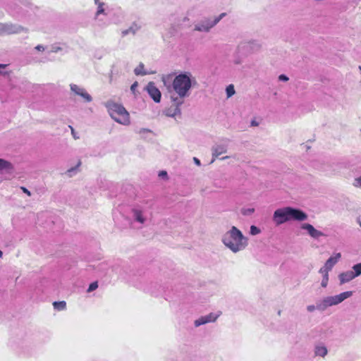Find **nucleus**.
<instances>
[{"label":"nucleus","instance_id":"a19ab883","mask_svg":"<svg viewBox=\"0 0 361 361\" xmlns=\"http://www.w3.org/2000/svg\"><path fill=\"white\" fill-rule=\"evenodd\" d=\"M128 32H129V30H126L122 32V34H123V35H126L128 34Z\"/></svg>","mask_w":361,"mask_h":361},{"label":"nucleus","instance_id":"8fccbe9b","mask_svg":"<svg viewBox=\"0 0 361 361\" xmlns=\"http://www.w3.org/2000/svg\"><path fill=\"white\" fill-rule=\"evenodd\" d=\"M360 68L361 69V66L360 67Z\"/></svg>","mask_w":361,"mask_h":361},{"label":"nucleus","instance_id":"b1692460","mask_svg":"<svg viewBox=\"0 0 361 361\" xmlns=\"http://www.w3.org/2000/svg\"><path fill=\"white\" fill-rule=\"evenodd\" d=\"M98 288V283L97 281L92 282L90 284L89 288L87 289V292L90 293L94 290H96Z\"/></svg>","mask_w":361,"mask_h":361},{"label":"nucleus","instance_id":"c03bdc74","mask_svg":"<svg viewBox=\"0 0 361 361\" xmlns=\"http://www.w3.org/2000/svg\"><path fill=\"white\" fill-rule=\"evenodd\" d=\"M175 111H178V112L180 111V110L178 109V108L177 106L175 108Z\"/></svg>","mask_w":361,"mask_h":361},{"label":"nucleus","instance_id":"c9c22d12","mask_svg":"<svg viewBox=\"0 0 361 361\" xmlns=\"http://www.w3.org/2000/svg\"><path fill=\"white\" fill-rule=\"evenodd\" d=\"M137 87V82H135L130 87L132 91H135L136 87Z\"/></svg>","mask_w":361,"mask_h":361},{"label":"nucleus","instance_id":"7c9ffc66","mask_svg":"<svg viewBox=\"0 0 361 361\" xmlns=\"http://www.w3.org/2000/svg\"><path fill=\"white\" fill-rule=\"evenodd\" d=\"M280 80L288 81V78L285 75H280L279 77Z\"/></svg>","mask_w":361,"mask_h":361},{"label":"nucleus","instance_id":"4c0bfd02","mask_svg":"<svg viewBox=\"0 0 361 361\" xmlns=\"http://www.w3.org/2000/svg\"><path fill=\"white\" fill-rule=\"evenodd\" d=\"M193 160H194L195 163L197 165H198V166H200V161L197 158L194 157V158H193Z\"/></svg>","mask_w":361,"mask_h":361},{"label":"nucleus","instance_id":"37998d69","mask_svg":"<svg viewBox=\"0 0 361 361\" xmlns=\"http://www.w3.org/2000/svg\"><path fill=\"white\" fill-rule=\"evenodd\" d=\"M81 165V161H78V164H77V167L80 166Z\"/></svg>","mask_w":361,"mask_h":361},{"label":"nucleus","instance_id":"cd10ccee","mask_svg":"<svg viewBox=\"0 0 361 361\" xmlns=\"http://www.w3.org/2000/svg\"><path fill=\"white\" fill-rule=\"evenodd\" d=\"M353 185L355 187H361V176L355 179Z\"/></svg>","mask_w":361,"mask_h":361},{"label":"nucleus","instance_id":"473e14b6","mask_svg":"<svg viewBox=\"0 0 361 361\" xmlns=\"http://www.w3.org/2000/svg\"><path fill=\"white\" fill-rule=\"evenodd\" d=\"M254 209H248L247 210H245L243 211V214H252L254 212Z\"/></svg>","mask_w":361,"mask_h":361},{"label":"nucleus","instance_id":"f704fd0d","mask_svg":"<svg viewBox=\"0 0 361 361\" xmlns=\"http://www.w3.org/2000/svg\"><path fill=\"white\" fill-rule=\"evenodd\" d=\"M69 128H71V133H72V135H73V137H74L75 139H78V137H77V136L75 135V133L74 128H73L71 126H69Z\"/></svg>","mask_w":361,"mask_h":361},{"label":"nucleus","instance_id":"f3484780","mask_svg":"<svg viewBox=\"0 0 361 361\" xmlns=\"http://www.w3.org/2000/svg\"><path fill=\"white\" fill-rule=\"evenodd\" d=\"M94 3L97 5V11L96 12V16H98L99 15L104 13V4L100 2V0H94Z\"/></svg>","mask_w":361,"mask_h":361},{"label":"nucleus","instance_id":"c756f323","mask_svg":"<svg viewBox=\"0 0 361 361\" xmlns=\"http://www.w3.org/2000/svg\"><path fill=\"white\" fill-rule=\"evenodd\" d=\"M159 177L167 178V173L165 171H161L159 173Z\"/></svg>","mask_w":361,"mask_h":361},{"label":"nucleus","instance_id":"09e8293b","mask_svg":"<svg viewBox=\"0 0 361 361\" xmlns=\"http://www.w3.org/2000/svg\"><path fill=\"white\" fill-rule=\"evenodd\" d=\"M196 30H202V29L200 27H196Z\"/></svg>","mask_w":361,"mask_h":361},{"label":"nucleus","instance_id":"f03ea898","mask_svg":"<svg viewBox=\"0 0 361 361\" xmlns=\"http://www.w3.org/2000/svg\"><path fill=\"white\" fill-rule=\"evenodd\" d=\"M106 107L111 117L115 121L125 126L130 124V114L123 105L115 102H108Z\"/></svg>","mask_w":361,"mask_h":361},{"label":"nucleus","instance_id":"412c9836","mask_svg":"<svg viewBox=\"0 0 361 361\" xmlns=\"http://www.w3.org/2000/svg\"><path fill=\"white\" fill-rule=\"evenodd\" d=\"M235 94V89L233 85H229L226 87V94L228 97H231Z\"/></svg>","mask_w":361,"mask_h":361},{"label":"nucleus","instance_id":"58836bf2","mask_svg":"<svg viewBox=\"0 0 361 361\" xmlns=\"http://www.w3.org/2000/svg\"><path fill=\"white\" fill-rule=\"evenodd\" d=\"M314 309H315V307H314V305H310V306L307 307V310L310 312H312V311L314 310Z\"/></svg>","mask_w":361,"mask_h":361},{"label":"nucleus","instance_id":"6ab92c4d","mask_svg":"<svg viewBox=\"0 0 361 361\" xmlns=\"http://www.w3.org/2000/svg\"><path fill=\"white\" fill-rule=\"evenodd\" d=\"M134 72H135V74L137 75H146V72L144 70V64L140 63L139 66L137 68H135Z\"/></svg>","mask_w":361,"mask_h":361},{"label":"nucleus","instance_id":"6e6552de","mask_svg":"<svg viewBox=\"0 0 361 361\" xmlns=\"http://www.w3.org/2000/svg\"><path fill=\"white\" fill-rule=\"evenodd\" d=\"M301 228L304 230H306L308 234L314 238H319V237L324 235L322 231L317 230L312 225L310 224H303Z\"/></svg>","mask_w":361,"mask_h":361},{"label":"nucleus","instance_id":"1a4fd4ad","mask_svg":"<svg viewBox=\"0 0 361 361\" xmlns=\"http://www.w3.org/2000/svg\"><path fill=\"white\" fill-rule=\"evenodd\" d=\"M4 35L16 34L24 30L22 26L17 25L4 24Z\"/></svg>","mask_w":361,"mask_h":361},{"label":"nucleus","instance_id":"5701e85b","mask_svg":"<svg viewBox=\"0 0 361 361\" xmlns=\"http://www.w3.org/2000/svg\"><path fill=\"white\" fill-rule=\"evenodd\" d=\"M136 220L140 223H143L145 221L144 218L142 217V212L140 211L136 210L135 212Z\"/></svg>","mask_w":361,"mask_h":361},{"label":"nucleus","instance_id":"aec40b11","mask_svg":"<svg viewBox=\"0 0 361 361\" xmlns=\"http://www.w3.org/2000/svg\"><path fill=\"white\" fill-rule=\"evenodd\" d=\"M315 353L317 355L324 357L327 353V349L325 347H324V346L317 347L316 350H315Z\"/></svg>","mask_w":361,"mask_h":361},{"label":"nucleus","instance_id":"bb28decb","mask_svg":"<svg viewBox=\"0 0 361 361\" xmlns=\"http://www.w3.org/2000/svg\"><path fill=\"white\" fill-rule=\"evenodd\" d=\"M330 270L326 269V267H325L324 266L323 267H322L320 269H319V273L322 274L323 275V277L324 276H329V271Z\"/></svg>","mask_w":361,"mask_h":361},{"label":"nucleus","instance_id":"e433bc0d","mask_svg":"<svg viewBox=\"0 0 361 361\" xmlns=\"http://www.w3.org/2000/svg\"><path fill=\"white\" fill-rule=\"evenodd\" d=\"M35 49H36L37 50H38V51H44V47H43V46H42V45H37V46L35 47Z\"/></svg>","mask_w":361,"mask_h":361},{"label":"nucleus","instance_id":"c85d7f7f","mask_svg":"<svg viewBox=\"0 0 361 361\" xmlns=\"http://www.w3.org/2000/svg\"><path fill=\"white\" fill-rule=\"evenodd\" d=\"M328 281H329V276H324L323 277V279L322 281V286L325 288L326 287L327 284H328Z\"/></svg>","mask_w":361,"mask_h":361},{"label":"nucleus","instance_id":"49530a36","mask_svg":"<svg viewBox=\"0 0 361 361\" xmlns=\"http://www.w3.org/2000/svg\"><path fill=\"white\" fill-rule=\"evenodd\" d=\"M3 252L0 250V257H2Z\"/></svg>","mask_w":361,"mask_h":361},{"label":"nucleus","instance_id":"2eb2a0df","mask_svg":"<svg viewBox=\"0 0 361 361\" xmlns=\"http://www.w3.org/2000/svg\"><path fill=\"white\" fill-rule=\"evenodd\" d=\"M12 165L10 162L8 161L0 159V172L2 171L4 169H11Z\"/></svg>","mask_w":361,"mask_h":361},{"label":"nucleus","instance_id":"a18cd8bd","mask_svg":"<svg viewBox=\"0 0 361 361\" xmlns=\"http://www.w3.org/2000/svg\"><path fill=\"white\" fill-rule=\"evenodd\" d=\"M176 114V112H174L173 114H170V116H174ZM168 115H169V114H168Z\"/></svg>","mask_w":361,"mask_h":361},{"label":"nucleus","instance_id":"393cba45","mask_svg":"<svg viewBox=\"0 0 361 361\" xmlns=\"http://www.w3.org/2000/svg\"><path fill=\"white\" fill-rule=\"evenodd\" d=\"M226 16V13H222L221 14L219 15V17L216 18L214 20V22L211 24L210 27H212V26H214V25H216V23H218L220 20L224 17Z\"/></svg>","mask_w":361,"mask_h":361},{"label":"nucleus","instance_id":"f257e3e1","mask_svg":"<svg viewBox=\"0 0 361 361\" xmlns=\"http://www.w3.org/2000/svg\"><path fill=\"white\" fill-rule=\"evenodd\" d=\"M224 243L232 251L236 252L244 249L247 245V238L235 226H233L224 238Z\"/></svg>","mask_w":361,"mask_h":361},{"label":"nucleus","instance_id":"2f4dec72","mask_svg":"<svg viewBox=\"0 0 361 361\" xmlns=\"http://www.w3.org/2000/svg\"><path fill=\"white\" fill-rule=\"evenodd\" d=\"M21 190H23V192L25 194H27L28 196H30L31 195V193L25 187H21Z\"/></svg>","mask_w":361,"mask_h":361},{"label":"nucleus","instance_id":"7ed1b4c3","mask_svg":"<svg viewBox=\"0 0 361 361\" xmlns=\"http://www.w3.org/2000/svg\"><path fill=\"white\" fill-rule=\"evenodd\" d=\"M173 87L180 97H185L188 91L191 87V81L190 78L185 74H180L177 75L173 80Z\"/></svg>","mask_w":361,"mask_h":361},{"label":"nucleus","instance_id":"a878e982","mask_svg":"<svg viewBox=\"0 0 361 361\" xmlns=\"http://www.w3.org/2000/svg\"><path fill=\"white\" fill-rule=\"evenodd\" d=\"M259 233H260L259 228H258L255 226H251V227H250V233L252 235H257V234H259Z\"/></svg>","mask_w":361,"mask_h":361},{"label":"nucleus","instance_id":"a211bd4d","mask_svg":"<svg viewBox=\"0 0 361 361\" xmlns=\"http://www.w3.org/2000/svg\"><path fill=\"white\" fill-rule=\"evenodd\" d=\"M53 306L58 310H63L66 307V303L65 301L54 302Z\"/></svg>","mask_w":361,"mask_h":361},{"label":"nucleus","instance_id":"de8ad7c7","mask_svg":"<svg viewBox=\"0 0 361 361\" xmlns=\"http://www.w3.org/2000/svg\"><path fill=\"white\" fill-rule=\"evenodd\" d=\"M73 170H74V169H73V168H72V169H69V170H68V171H69V172H71V171H73Z\"/></svg>","mask_w":361,"mask_h":361},{"label":"nucleus","instance_id":"423d86ee","mask_svg":"<svg viewBox=\"0 0 361 361\" xmlns=\"http://www.w3.org/2000/svg\"><path fill=\"white\" fill-rule=\"evenodd\" d=\"M290 210V221H305L307 219V215L302 210L294 209L289 207Z\"/></svg>","mask_w":361,"mask_h":361},{"label":"nucleus","instance_id":"4468645a","mask_svg":"<svg viewBox=\"0 0 361 361\" xmlns=\"http://www.w3.org/2000/svg\"><path fill=\"white\" fill-rule=\"evenodd\" d=\"M352 295H353L352 291H346V292L341 293L339 295H335V297L336 298L338 303L339 304L341 302H343L344 300H345L346 298L350 297Z\"/></svg>","mask_w":361,"mask_h":361},{"label":"nucleus","instance_id":"0eeeda50","mask_svg":"<svg viewBox=\"0 0 361 361\" xmlns=\"http://www.w3.org/2000/svg\"><path fill=\"white\" fill-rule=\"evenodd\" d=\"M71 90L75 94L82 97L85 102H90L92 101V97L85 91V89L79 87L78 85L75 84L71 85Z\"/></svg>","mask_w":361,"mask_h":361},{"label":"nucleus","instance_id":"ddd939ff","mask_svg":"<svg viewBox=\"0 0 361 361\" xmlns=\"http://www.w3.org/2000/svg\"><path fill=\"white\" fill-rule=\"evenodd\" d=\"M226 152V148L224 146L219 145L216 146V147L213 148L212 149V155L215 158L219 157V155Z\"/></svg>","mask_w":361,"mask_h":361},{"label":"nucleus","instance_id":"79ce46f5","mask_svg":"<svg viewBox=\"0 0 361 361\" xmlns=\"http://www.w3.org/2000/svg\"><path fill=\"white\" fill-rule=\"evenodd\" d=\"M6 66V64H0V68H5Z\"/></svg>","mask_w":361,"mask_h":361},{"label":"nucleus","instance_id":"20e7f679","mask_svg":"<svg viewBox=\"0 0 361 361\" xmlns=\"http://www.w3.org/2000/svg\"><path fill=\"white\" fill-rule=\"evenodd\" d=\"M274 219L278 225L290 221L289 207L276 209L274 214Z\"/></svg>","mask_w":361,"mask_h":361},{"label":"nucleus","instance_id":"4be33fe9","mask_svg":"<svg viewBox=\"0 0 361 361\" xmlns=\"http://www.w3.org/2000/svg\"><path fill=\"white\" fill-rule=\"evenodd\" d=\"M353 269L355 271V275L358 276L361 274V263L357 264L353 267Z\"/></svg>","mask_w":361,"mask_h":361},{"label":"nucleus","instance_id":"9b49d317","mask_svg":"<svg viewBox=\"0 0 361 361\" xmlns=\"http://www.w3.org/2000/svg\"><path fill=\"white\" fill-rule=\"evenodd\" d=\"M355 277L356 275H355V271L353 272L351 271L341 273L339 275V279L341 284L347 283Z\"/></svg>","mask_w":361,"mask_h":361},{"label":"nucleus","instance_id":"39448f33","mask_svg":"<svg viewBox=\"0 0 361 361\" xmlns=\"http://www.w3.org/2000/svg\"><path fill=\"white\" fill-rule=\"evenodd\" d=\"M147 90L150 97L152 98V99L158 103L161 100V92L155 86L154 83L152 82H150L148 83L147 86Z\"/></svg>","mask_w":361,"mask_h":361},{"label":"nucleus","instance_id":"ea45409f","mask_svg":"<svg viewBox=\"0 0 361 361\" xmlns=\"http://www.w3.org/2000/svg\"><path fill=\"white\" fill-rule=\"evenodd\" d=\"M251 125H252V126H258V123L253 120V121H252V122H251Z\"/></svg>","mask_w":361,"mask_h":361},{"label":"nucleus","instance_id":"f8f14e48","mask_svg":"<svg viewBox=\"0 0 361 361\" xmlns=\"http://www.w3.org/2000/svg\"><path fill=\"white\" fill-rule=\"evenodd\" d=\"M341 253H337L334 256L331 257L325 263L324 267L330 271L333 268V267L337 263V262L341 258Z\"/></svg>","mask_w":361,"mask_h":361},{"label":"nucleus","instance_id":"72a5a7b5","mask_svg":"<svg viewBox=\"0 0 361 361\" xmlns=\"http://www.w3.org/2000/svg\"><path fill=\"white\" fill-rule=\"evenodd\" d=\"M4 24L0 23V35H4Z\"/></svg>","mask_w":361,"mask_h":361},{"label":"nucleus","instance_id":"9d476101","mask_svg":"<svg viewBox=\"0 0 361 361\" xmlns=\"http://www.w3.org/2000/svg\"><path fill=\"white\" fill-rule=\"evenodd\" d=\"M219 316V314H215L214 313H210L209 315L202 317L197 319L195 322V325L196 326H199L202 324H204L208 322H214L218 318Z\"/></svg>","mask_w":361,"mask_h":361},{"label":"nucleus","instance_id":"dca6fc26","mask_svg":"<svg viewBox=\"0 0 361 361\" xmlns=\"http://www.w3.org/2000/svg\"><path fill=\"white\" fill-rule=\"evenodd\" d=\"M324 302L326 306H332L338 304L335 296L327 297L324 300Z\"/></svg>","mask_w":361,"mask_h":361}]
</instances>
